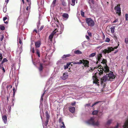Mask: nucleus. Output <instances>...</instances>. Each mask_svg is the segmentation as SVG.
<instances>
[{
	"instance_id": "obj_40",
	"label": "nucleus",
	"mask_w": 128,
	"mask_h": 128,
	"mask_svg": "<svg viewBox=\"0 0 128 128\" xmlns=\"http://www.w3.org/2000/svg\"><path fill=\"white\" fill-rule=\"evenodd\" d=\"M1 37L0 38V40L1 41H2L4 37V35L2 34L1 35Z\"/></svg>"
},
{
	"instance_id": "obj_23",
	"label": "nucleus",
	"mask_w": 128,
	"mask_h": 128,
	"mask_svg": "<svg viewBox=\"0 0 128 128\" xmlns=\"http://www.w3.org/2000/svg\"><path fill=\"white\" fill-rule=\"evenodd\" d=\"M114 29L115 27L114 26H112L110 28V29L111 30V32L112 34H113L114 33Z\"/></svg>"
},
{
	"instance_id": "obj_49",
	"label": "nucleus",
	"mask_w": 128,
	"mask_h": 128,
	"mask_svg": "<svg viewBox=\"0 0 128 128\" xmlns=\"http://www.w3.org/2000/svg\"><path fill=\"white\" fill-rule=\"evenodd\" d=\"M76 103V102H72L71 103V105L72 106H74Z\"/></svg>"
},
{
	"instance_id": "obj_46",
	"label": "nucleus",
	"mask_w": 128,
	"mask_h": 128,
	"mask_svg": "<svg viewBox=\"0 0 128 128\" xmlns=\"http://www.w3.org/2000/svg\"><path fill=\"white\" fill-rule=\"evenodd\" d=\"M68 66L66 65V66H64V69H66L68 68Z\"/></svg>"
},
{
	"instance_id": "obj_48",
	"label": "nucleus",
	"mask_w": 128,
	"mask_h": 128,
	"mask_svg": "<svg viewBox=\"0 0 128 128\" xmlns=\"http://www.w3.org/2000/svg\"><path fill=\"white\" fill-rule=\"evenodd\" d=\"M7 18L6 17H4L3 18V19L4 21V22L5 21V20L6 19H7Z\"/></svg>"
},
{
	"instance_id": "obj_43",
	"label": "nucleus",
	"mask_w": 128,
	"mask_h": 128,
	"mask_svg": "<svg viewBox=\"0 0 128 128\" xmlns=\"http://www.w3.org/2000/svg\"><path fill=\"white\" fill-rule=\"evenodd\" d=\"M30 7L28 6L26 7V10H28V11H29L30 10Z\"/></svg>"
},
{
	"instance_id": "obj_3",
	"label": "nucleus",
	"mask_w": 128,
	"mask_h": 128,
	"mask_svg": "<svg viewBox=\"0 0 128 128\" xmlns=\"http://www.w3.org/2000/svg\"><path fill=\"white\" fill-rule=\"evenodd\" d=\"M64 30L63 26H60V30L59 31V30H58V29H56L49 36L48 39L50 40L52 42V38L53 37L54 35L56 34L57 32H60L57 34H60L62 32V31Z\"/></svg>"
},
{
	"instance_id": "obj_14",
	"label": "nucleus",
	"mask_w": 128,
	"mask_h": 128,
	"mask_svg": "<svg viewBox=\"0 0 128 128\" xmlns=\"http://www.w3.org/2000/svg\"><path fill=\"white\" fill-rule=\"evenodd\" d=\"M89 3L90 4V8L92 9H93V7L91 6L92 4H94V2L93 0H89Z\"/></svg>"
},
{
	"instance_id": "obj_41",
	"label": "nucleus",
	"mask_w": 128,
	"mask_h": 128,
	"mask_svg": "<svg viewBox=\"0 0 128 128\" xmlns=\"http://www.w3.org/2000/svg\"><path fill=\"white\" fill-rule=\"evenodd\" d=\"M125 42L126 44H127L128 43V38H125Z\"/></svg>"
},
{
	"instance_id": "obj_16",
	"label": "nucleus",
	"mask_w": 128,
	"mask_h": 128,
	"mask_svg": "<svg viewBox=\"0 0 128 128\" xmlns=\"http://www.w3.org/2000/svg\"><path fill=\"white\" fill-rule=\"evenodd\" d=\"M2 119L4 124H6L7 122V117L6 115L2 116Z\"/></svg>"
},
{
	"instance_id": "obj_28",
	"label": "nucleus",
	"mask_w": 128,
	"mask_h": 128,
	"mask_svg": "<svg viewBox=\"0 0 128 128\" xmlns=\"http://www.w3.org/2000/svg\"><path fill=\"white\" fill-rule=\"evenodd\" d=\"M78 0H72L71 5L72 6H74L75 4V1L76 2Z\"/></svg>"
},
{
	"instance_id": "obj_64",
	"label": "nucleus",
	"mask_w": 128,
	"mask_h": 128,
	"mask_svg": "<svg viewBox=\"0 0 128 128\" xmlns=\"http://www.w3.org/2000/svg\"><path fill=\"white\" fill-rule=\"evenodd\" d=\"M13 92H15V88H13Z\"/></svg>"
},
{
	"instance_id": "obj_6",
	"label": "nucleus",
	"mask_w": 128,
	"mask_h": 128,
	"mask_svg": "<svg viewBox=\"0 0 128 128\" xmlns=\"http://www.w3.org/2000/svg\"><path fill=\"white\" fill-rule=\"evenodd\" d=\"M107 75L109 81H113V80L115 78V76L113 72H110L108 74H106Z\"/></svg>"
},
{
	"instance_id": "obj_55",
	"label": "nucleus",
	"mask_w": 128,
	"mask_h": 128,
	"mask_svg": "<svg viewBox=\"0 0 128 128\" xmlns=\"http://www.w3.org/2000/svg\"><path fill=\"white\" fill-rule=\"evenodd\" d=\"M86 39H87L88 40H89L90 39L89 37L87 35L86 36Z\"/></svg>"
},
{
	"instance_id": "obj_21",
	"label": "nucleus",
	"mask_w": 128,
	"mask_h": 128,
	"mask_svg": "<svg viewBox=\"0 0 128 128\" xmlns=\"http://www.w3.org/2000/svg\"><path fill=\"white\" fill-rule=\"evenodd\" d=\"M22 38L20 37H18V42L19 44H22Z\"/></svg>"
},
{
	"instance_id": "obj_32",
	"label": "nucleus",
	"mask_w": 128,
	"mask_h": 128,
	"mask_svg": "<svg viewBox=\"0 0 128 128\" xmlns=\"http://www.w3.org/2000/svg\"><path fill=\"white\" fill-rule=\"evenodd\" d=\"M58 122L59 124L63 122V120L62 118H60L58 120Z\"/></svg>"
},
{
	"instance_id": "obj_59",
	"label": "nucleus",
	"mask_w": 128,
	"mask_h": 128,
	"mask_svg": "<svg viewBox=\"0 0 128 128\" xmlns=\"http://www.w3.org/2000/svg\"><path fill=\"white\" fill-rule=\"evenodd\" d=\"M2 70L4 72H5V70L4 67L2 68Z\"/></svg>"
},
{
	"instance_id": "obj_42",
	"label": "nucleus",
	"mask_w": 128,
	"mask_h": 128,
	"mask_svg": "<svg viewBox=\"0 0 128 128\" xmlns=\"http://www.w3.org/2000/svg\"><path fill=\"white\" fill-rule=\"evenodd\" d=\"M62 4L64 6H66V3L64 1H62Z\"/></svg>"
},
{
	"instance_id": "obj_27",
	"label": "nucleus",
	"mask_w": 128,
	"mask_h": 128,
	"mask_svg": "<svg viewBox=\"0 0 128 128\" xmlns=\"http://www.w3.org/2000/svg\"><path fill=\"white\" fill-rule=\"evenodd\" d=\"M112 120H108L106 124V125H109L111 123Z\"/></svg>"
},
{
	"instance_id": "obj_1",
	"label": "nucleus",
	"mask_w": 128,
	"mask_h": 128,
	"mask_svg": "<svg viewBox=\"0 0 128 128\" xmlns=\"http://www.w3.org/2000/svg\"><path fill=\"white\" fill-rule=\"evenodd\" d=\"M106 62V60L103 59L101 62L102 64V66L101 65L99 66L98 67V69L94 71L93 74L94 75L93 76L94 83L96 84H98V80L97 78H98L99 76L103 74V72L102 70L106 72H109V68L107 65Z\"/></svg>"
},
{
	"instance_id": "obj_37",
	"label": "nucleus",
	"mask_w": 128,
	"mask_h": 128,
	"mask_svg": "<svg viewBox=\"0 0 128 128\" xmlns=\"http://www.w3.org/2000/svg\"><path fill=\"white\" fill-rule=\"evenodd\" d=\"M44 92L41 96V99L40 100V102H42L43 100V98L42 97L44 96Z\"/></svg>"
},
{
	"instance_id": "obj_39",
	"label": "nucleus",
	"mask_w": 128,
	"mask_h": 128,
	"mask_svg": "<svg viewBox=\"0 0 128 128\" xmlns=\"http://www.w3.org/2000/svg\"><path fill=\"white\" fill-rule=\"evenodd\" d=\"M100 102L98 101L97 102H96L95 103H94V104H92V107H93L95 105H96V104H98L99 102Z\"/></svg>"
},
{
	"instance_id": "obj_7",
	"label": "nucleus",
	"mask_w": 128,
	"mask_h": 128,
	"mask_svg": "<svg viewBox=\"0 0 128 128\" xmlns=\"http://www.w3.org/2000/svg\"><path fill=\"white\" fill-rule=\"evenodd\" d=\"M114 50V48L112 47H108L107 49H105L103 50V52L106 54V53H109Z\"/></svg>"
},
{
	"instance_id": "obj_56",
	"label": "nucleus",
	"mask_w": 128,
	"mask_h": 128,
	"mask_svg": "<svg viewBox=\"0 0 128 128\" xmlns=\"http://www.w3.org/2000/svg\"><path fill=\"white\" fill-rule=\"evenodd\" d=\"M66 55H64L62 57V58H66Z\"/></svg>"
},
{
	"instance_id": "obj_53",
	"label": "nucleus",
	"mask_w": 128,
	"mask_h": 128,
	"mask_svg": "<svg viewBox=\"0 0 128 128\" xmlns=\"http://www.w3.org/2000/svg\"><path fill=\"white\" fill-rule=\"evenodd\" d=\"M32 52L33 53H34V48H32Z\"/></svg>"
},
{
	"instance_id": "obj_15",
	"label": "nucleus",
	"mask_w": 128,
	"mask_h": 128,
	"mask_svg": "<svg viewBox=\"0 0 128 128\" xmlns=\"http://www.w3.org/2000/svg\"><path fill=\"white\" fill-rule=\"evenodd\" d=\"M74 64H82V62L81 60H80L79 62H72Z\"/></svg>"
},
{
	"instance_id": "obj_19",
	"label": "nucleus",
	"mask_w": 128,
	"mask_h": 128,
	"mask_svg": "<svg viewBox=\"0 0 128 128\" xmlns=\"http://www.w3.org/2000/svg\"><path fill=\"white\" fill-rule=\"evenodd\" d=\"M60 128H65L66 126L64 124V122H62L60 124Z\"/></svg>"
},
{
	"instance_id": "obj_8",
	"label": "nucleus",
	"mask_w": 128,
	"mask_h": 128,
	"mask_svg": "<svg viewBox=\"0 0 128 128\" xmlns=\"http://www.w3.org/2000/svg\"><path fill=\"white\" fill-rule=\"evenodd\" d=\"M114 9L116 11V13L118 14L119 16H120L121 14V8L120 7V6H116L114 8Z\"/></svg>"
},
{
	"instance_id": "obj_51",
	"label": "nucleus",
	"mask_w": 128,
	"mask_h": 128,
	"mask_svg": "<svg viewBox=\"0 0 128 128\" xmlns=\"http://www.w3.org/2000/svg\"><path fill=\"white\" fill-rule=\"evenodd\" d=\"M71 63L72 62H69L68 63H67L66 65H67V66H69L70 65Z\"/></svg>"
},
{
	"instance_id": "obj_4",
	"label": "nucleus",
	"mask_w": 128,
	"mask_h": 128,
	"mask_svg": "<svg viewBox=\"0 0 128 128\" xmlns=\"http://www.w3.org/2000/svg\"><path fill=\"white\" fill-rule=\"evenodd\" d=\"M86 23L89 26H93L94 25L93 20L91 18H87L86 19Z\"/></svg>"
},
{
	"instance_id": "obj_63",
	"label": "nucleus",
	"mask_w": 128,
	"mask_h": 128,
	"mask_svg": "<svg viewBox=\"0 0 128 128\" xmlns=\"http://www.w3.org/2000/svg\"><path fill=\"white\" fill-rule=\"evenodd\" d=\"M4 22L6 24H7L8 23V22L7 21H6V22H5L4 21Z\"/></svg>"
},
{
	"instance_id": "obj_26",
	"label": "nucleus",
	"mask_w": 128,
	"mask_h": 128,
	"mask_svg": "<svg viewBox=\"0 0 128 128\" xmlns=\"http://www.w3.org/2000/svg\"><path fill=\"white\" fill-rule=\"evenodd\" d=\"M43 69V66L42 64H40V66L39 68V70L40 71H42Z\"/></svg>"
},
{
	"instance_id": "obj_22",
	"label": "nucleus",
	"mask_w": 128,
	"mask_h": 128,
	"mask_svg": "<svg viewBox=\"0 0 128 128\" xmlns=\"http://www.w3.org/2000/svg\"><path fill=\"white\" fill-rule=\"evenodd\" d=\"M56 0H54L51 4V6L52 7H54L56 5Z\"/></svg>"
},
{
	"instance_id": "obj_44",
	"label": "nucleus",
	"mask_w": 128,
	"mask_h": 128,
	"mask_svg": "<svg viewBox=\"0 0 128 128\" xmlns=\"http://www.w3.org/2000/svg\"><path fill=\"white\" fill-rule=\"evenodd\" d=\"M81 15L83 17L84 16V12L82 11H81Z\"/></svg>"
},
{
	"instance_id": "obj_30",
	"label": "nucleus",
	"mask_w": 128,
	"mask_h": 128,
	"mask_svg": "<svg viewBox=\"0 0 128 128\" xmlns=\"http://www.w3.org/2000/svg\"><path fill=\"white\" fill-rule=\"evenodd\" d=\"M36 54H37L38 55V57H40V51L38 49H37L36 50Z\"/></svg>"
},
{
	"instance_id": "obj_36",
	"label": "nucleus",
	"mask_w": 128,
	"mask_h": 128,
	"mask_svg": "<svg viewBox=\"0 0 128 128\" xmlns=\"http://www.w3.org/2000/svg\"><path fill=\"white\" fill-rule=\"evenodd\" d=\"M44 26H41L40 28L38 30V31H40L43 28Z\"/></svg>"
},
{
	"instance_id": "obj_13",
	"label": "nucleus",
	"mask_w": 128,
	"mask_h": 128,
	"mask_svg": "<svg viewBox=\"0 0 128 128\" xmlns=\"http://www.w3.org/2000/svg\"><path fill=\"white\" fill-rule=\"evenodd\" d=\"M40 44L41 42L40 41H38L35 42V45L36 48H39Z\"/></svg>"
},
{
	"instance_id": "obj_57",
	"label": "nucleus",
	"mask_w": 128,
	"mask_h": 128,
	"mask_svg": "<svg viewBox=\"0 0 128 128\" xmlns=\"http://www.w3.org/2000/svg\"><path fill=\"white\" fill-rule=\"evenodd\" d=\"M118 125H117L116 126H115L114 127H111L110 128H118Z\"/></svg>"
},
{
	"instance_id": "obj_11",
	"label": "nucleus",
	"mask_w": 128,
	"mask_h": 128,
	"mask_svg": "<svg viewBox=\"0 0 128 128\" xmlns=\"http://www.w3.org/2000/svg\"><path fill=\"white\" fill-rule=\"evenodd\" d=\"M68 76L67 73H64L63 74V76L61 77V78L62 80H66L68 77Z\"/></svg>"
},
{
	"instance_id": "obj_24",
	"label": "nucleus",
	"mask_w": 128,
	"mask_h": 128,
	"mask_svg": "<svg viewBox=\"0 0 128 128\" xmlns=\"http://www.w3.org/2000/svg\"><path fill=\"white\" fill-rule=\"evenodd\" d=\"M62 16L64 18L67 19L68 18V15L67 14L64 13L62 15Z\"/></svg>"
},
{
	"instance_id": "obj_31",
	"label": "nucleus",
	"mask_w": 128,
	"mask_h": 128,
	"mask_svg": "<svg viewBox=\"0 0 128 128\" xmlns=\"http://www.w3.org/2000/svg\"><path fill=\"white\" fill-rule=\"evenodd\" d=\"M3 11L4 12H5L6 11V6H4L3 8Z\"/></svg>"
},
{
	"instance_id": "obj_33",
	"label": "nucleus",
	"mask_w": 128,
	"mask_h": 128,
	"mask_svg": "<svg viewBox=\"0 0 128 128\" xmlns=\"http://www.w3.org/2000/svg\"><path fill=\"white\" fill-rule=\"evenodd\" d=\"M102 56L101 54H99L98 56L97 59L98 61H100V60L101 57Z\"/></svg>"
},
{
	"instance_id": "obj_20",
	"label": "nucleus",
	"mask_w": 128,
	"mask_h": 128,
	"mask_svg": "<svg viewBox=\"0 0 128 128\" xmlns=\"http://www.w3.org/2000/svg\"><path fill=\"white\" fill-rule=\"evenodd\" d=\"M74 53L76 54H80L82 53V52L79 50H77L74 51Z\"/></svg>"
},
{
	"instance_id": "obj_61",
	"label": "nucleus",
	"mask_w": 128,
	"mask_h": 128,
	"mask_svg": "<svg viewBox=\"0 0 128 128\" xmlns=\"http://www.w3.org/2000/svg\"><path fill=\"white\" fill-rule=\"evenodd\" d=\"M88 34L89 36H91V35H92V34L90 32H88Z\"/></svg>"
},
{
	"instance_id": "obj_17",
	"label": "nucleus",
	"mask_w": 128,
	"mask_h": 128,
	"mask_svg": "<svg viewBox=\"0 0 128 128\" xmlns=\"http://www.w3.org/2000/svg\"><path fill=\"white\" fill-rule=\"evenodd\" d=\"M123 128H128V120L126 121L123 126Z\"/></svg>"
},
{
	"instance_id": "obj_35",
	"label": "nucleus",
	"mask_w": 128,
	"mask_h": 128,
	"mask_svg": "<svg viewBox=\"0 0 128 128\" xmlns=\"http://www.w3.org/2000/svg\"><path fill=\"white\" fill-rule=\"evenodd\" d=\"M110 41V39L109 38H106L105 40V42H109Z\"/></svg>"
},
{
	"instance_id": "obj_47",
	"label": "nucleus",
	"mask_w": 128,
	"mask_h": 128,
	"mask_svg": "<svg viewBox=\"0 0 128 128\" xmlns=\"http://www.w3.org/2000/svg\"><path fill=\"white\" fill-rule=\"evenodd\" d=\"M28 2V4L29 6L31 7L30 6L31 5V2L30 0L29 2Z\"/></svg>"
},
{
	"instance_id": "obj_60",
	"label": "nucleus",
	"mask_w": 128,
	"mask_h": 128,
	"mask_svg": "<svg viewBox=\"0 0 128 128\" xmlns=\"http://www.w3.org/2000/svg\"><path fill=\"white\" fill-rule=\"evenodd\" d=\"M66 57H68L70 56V54H68L66 55Z\"/></svg>"
},
{
	"instance_id": "obj_29",
	"label": "nucleus",
	"mask_w": 128,
	"mask_h": 128,
	"mask_svg": "<svg viewBox=\"0 0 128 128\" xmlns=\"http://www.w3.org/2000/svg\"><path fill=\"white\" fill-rule=\"evenodd\" d=\"M98 112V111L97 110H95L93 111L92 112V114L93 115H96Z\"/></svg>"
},
{
	"instance_id": "obj_58",
	"label": "nucleus",
	"mask_w": 128,
	"mask_h": 128,
	"mask_svg": "<svg viewBox=\"0 0 128 128\" xmlns=\"http://www.w3.org/2000/svg\"><path fill=\"white\" fill-rule=\"evenodd\" d=\"M90 104H86L85 105V107H86V106H90Z\"/></svg>"
},
{
	"instance_id": "obj_18",
	"label": "nucleus",
	"mask_w": 128,
	"mask_h": 128,
	"mask_svg": "<svg viewBox=\"0 0 128 128\" xmlns=\"http://www.w3.org/2000/svg\"><path fill=\"white\" fill-rule=\"evenodd\" d=\"M64 63H65V62L63 60H59L57 62V64H63Z\"/></svg>"
},
{
	"instance_id": "obj_38",
	"label": "nucleus",
	"mask_w": 128,
	"mask_h": 128,
	"mask_svg": "<svg viewBox=\"0 0 128 128\" xmlns=\"http://www.w3.org/2000/svg\"><path fill=\"white\" fill-rule=\"evenodd\" d=\"M126 19V20H128V14H125Z\"/></svg>"
},
{
	"instance_id": "obj_25",
	"label": "nucleus",
	"mask_w": 128,
	"mask_h": 128,
	"mask_svg": "<svg viewBox=\"0 0 128 128\" xmlns=\"http://www.w3.org/2000/svg\"><path fill=\"white\" fill-rule=\"evenodd\" d=\"M96 54V52L94 53L91 54L89 56L90 58H92Z\"/></svg>"
},
{
	"instance_id": "obj_2",
	"label": "nucleus",
	"mask_w": 128,
	"mask_h": 128,
	"mask_svg": "<svg viewBox=\"0 0 128 128\" xmlns=\"http://www.w3.org/2000/svg\"><path fill=\"white\" fill-rule=\"evenodd\" d=\"M86 123L98 127L100 125V122L98 120H95V118L93 117L91 118L90 120L87 121Z\"/></svg>"
},
{
	"instance_id": "obj_12",
	"label": "nucleus",
	"mask_w": 128,
	"mask_h": 128,
	"mask_svg": "<svg viewBox=\"0 0 128 128\" xmlns=\"http://www.w3.org/2000/svg\"><path fill=\"white\" fill-rule=\"evenodd\" d=\"M75 108L74 107L70 106L69 108V111L72 113H74L75 111Z\"/></svg>"
},
{
	"instance_id": "obj_52",
	"label": "nucleus",
	"mask_w": 128,
	"mask_h": 128,
	"mask_svg": "<svg viewBox=\"0 0 128 128\" xmlns=\"http://www.w3.org/2000/svg\"><path fill=\"white\" fill-rule=\"evenodd\" d=\"M2 58V54H0V59L1 60Z\"/></svg>"
},
{
	"instance_id": "obj_50",
	"label": "nucleus",
	"mask_w": 128,
	"mask_h": 128,
	"mask_svg": "<svg viewBox=\"0 0 128 128\" xmlns=\"http://www.w3.org/2000/svg\"><path fill=\"white\" fill-rule=\"evenodd\" d=\"M118 21V19H116V20H114L113 22V23H114L116 22H117Z\"/></svg>"
},
{
	"instance_id": "obj_45",
	"label": "nucleus",
	"mask_w": 128,
	"mask_h": 128,
	"mask_svg": "<svg viewBox=\"0 0 128 128\" xmlns=\"http://www.w3.org/2000/svg\"><path fill=\"white\" fill-rule=\"evenodd\" d=\"M7 59L6 58H5L3 60L2 62H7Z\"/></svg>"
},
{
	"instance_id": "obj_62",
	"label": "nucleus",
	"mask_w": 128,
	"mask_h": 128,
	"mask_svg": "<svg viewBox=\"0 0 128 128\" xmlns=\"http://www.w3.org/2000/svg\"><path fill=\"white\" fill-rule=\"evenodd\" d=\"M9 0H5L6 2V4L8 3V2Z\"/></svg>"
},
{
	"instance_id": "obj_10",
	"label": "nucleus",
	"mask_w": 128,
	"mask_h": 128,
	"mask_svg": "<svg viewBox=\"0 0 128 128\" xmlns=\"http://www.w3.org/2000/svg\"><path fill=\"white\" fill-rule=\"evenodd\" d=\"M102 82H104L106 81H109L107 75L104 76L102 78Z\"/></svg>"
},
{
	"instance_id": "obj_34",
	"label": "nucleus",
	"mask_w": 128,
	"mask_h": 128,
	"mask_svg": "<svg viewBox=\"0 0 128 128\" xmlns=\"http://www.w3.org/2000/svg\"><path fill=\"white\" fill-rule=\"evenodd\" d=\"M0 28L1 30H4L5 29L4 27L3 26H0Z\"/></svg>"
},
{
	"instance_id": "obj_9",
	"label": "nucleus",
	"mask_w": 128,
	"mask_h": 128,
	"mask_svg": "<svg viewBox=\"0 0 128 128\" xmlns=\"http://www.w3.org/2000/svg\"><path fill=\"white\" fill-rule=\"evenodd\" d=\"M82 64H83L84 67H88V64L89 62L88 60H82Z\"/></svg>"
},
{
	"instance_id": "obj_54",
	"label": "nucleus",
	"mask_w": 128,
	"mask_h": 128,
	"mask_svg": "<svg viewBox=\"0 0 128 128\" xmlns=\"http://www.w3.org/2000/svg\"><path fill=\"white\" fill-rule=\"evenodd\" d=\"M2 64H0V69H2Z\"/></svg>"
},
{
	"instance_id": "obj_5",
	"label": "nucleus",
	"mask_w": 128,
	"mask_h": 128,
	"mask_svg": "<svg viewBox=\"0 0 128 128\" xmlns=\"http://www.w3.org/2000/svg\"><path fill=\"white\" fill-rule=\"evenodd\" d=\"M46 120L45 123H43L42 125L44 128H46V126L48 124V122L49 120V116L48 113L47 112H46Z\"/></svg>"
}]
</instances>
